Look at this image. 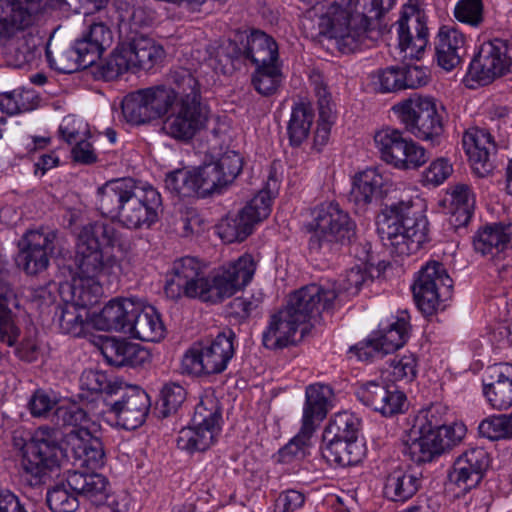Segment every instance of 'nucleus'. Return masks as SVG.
<instances>
[{
    "label": "nucleus",
    "instance_id": "1",
    "mask_svg": "<svg viewBox=\"0 0 512 512\" xmlns=\"http://www.w3.org/2000/svg\"><path fill=\"white\" fill-rule=\"evenodd\" d=\"M394 4L395 0L335 2L320 18V32L335 39L342 53H352L381 36L379 20Z\"/></svg>",
    "mask_w": 512,
    "mask_h": 512
},
{
    "label": "nucleus",
    "instance_id": "2",
    "mask_svg": "<svg viewBox=\"0 0 512 512\" xmlns=\"http://www.w3.org/2000/svg\"><path fill=\"white\" fill-rule=\"evenodd\" d=\"M97 209L102 216L131 230L149 229L159 219L160 193L132 178L107 181L97 190Z\"/></svg>",
    "mask_w": 512,
    "mask_h": 512
},
{
    "label": "nucleus",
    "instance_id": "3",
    "mask_svg": "<svg viewBox=\"0 0 512 512\" xmlns=\"http://www.w3.org/2000/svg\"><path fill=\"white\" fill-rule=\"evenodd\" d=\"M104 248L126 252L130 242L113 224L95 221L84 225L76 238L74 264L78 276L96 279L116 275L121 261Z\"/></svg>",
    "mask_w": 512,
    "mask_h": 512
},
{
    "label": "nucleus",
    "instance_id": "4",
    "mask_svg": "<svg viewBox=\"0 0 512 512\" xmlns=\"http://www.w3.org/2000/svg\"><path fill=\"white\" fill-rule=\"evenodd\" d=\"M419 196L401 199L378 217V234L392 255L403 257L418 252L427 241L428 221Z\"/></svg>",
    "mask_w": 512,
    "mask_h": 512
},
{
    "label": "nucleus",
    "instance_id": "5",
    "mask_svg": "<svg viewBox=\"0 0 512 512\" xmlns=\"http://www.w3.org/2000/svg\"><path fill=\"white\" fill-rule=\"evenodd\" d=\"M171 80L178 87L180 98L164 118L162 131L174 140L188 142L206 127L209 111L202 103L200 83L190 70L171 72Z\"/></svg>",
    "mask_w": 512,
    "mask_h": 512
},
{
    "label": "nucleus",
    "instance_id": "6",
    "mask_svg": "<svg viewBox=\"0 0 512 512\" xmlns=\"http://www.w3.org/2000/svg\"><path fill=\"white\" fill-rule=\"evenodd\" d=\"M62 437L59 429L41 426L22 446L20 466L31 486L44 484L60 468L66 457Z\"/></svg>",
    "mask_w": 512,
    "mask_h": 512
},
{
    "label": "nucleus",
    "instance_id": "7",
    "mask_svg": "<svg viewBox=\"0 0 512 512\" xmlns=\"http://www.w3.org/2000/svg\"><path fill=\"white\" fill-rule=\"evenodd\" d=\"M163 54V48L152 38L133 35L117 45L110 57L98 67L97 74L105 81H113L129 71L152 68Z\"/></svg>",
    "mask_w": 512,
    "mask_h": 512
},
{
    "label": "nucleus",
    "instance_id": "8",
    "mask_svg": "<svg viewBox=\"0 0 512 512\" xmlns=\"http://www.w3.org/2000/svg\"><path fill=\"white\" fill-rule=\"evenodd\" d=\"M234 340L235 333L227 330L211 340L194 343L182 357V374L199 377L224 372L235 354Z\"/></svg>",
    "mask_w": 512,
    "mask_h": 512
},
{
    "label": "nucleus",
    "instance_id": "9",
    "mask_svg": "<svg viewBox=\"0 0 512 512\" xmlns=\"http://www.w3.org/2000/svg\"><path fill=\"white\" fill-rule=\"evenodd\" d=\"M191 421V426L179 431L177 446L191 454L204 452L216 442L221 432L222 413L218 400L213 396L202 398Z\"/></svg>",
    "mask_w": 512,
    "mask_h": 512
},
{
    "label": "nucleus",
    "instance_id": "10",
    "mask_svg": "<svg viewBox=\"0 0 512 512\" xmlns=\"http://www.w3.org/2000/svg\"><path fill=\"white\" fill-rule=\"evenodd\" d=\"M312 216L308 224L312 232L309 240L311 251H319L332 243H351L356 236L355 222L337 203L321 204L313 210Z\"/></svg>",
    "mask_w": 512,
    "mask_h": 512
},
{
    "label": "nucleus",
    "instance_id": "11",
    "mask_svg": "<svg viewBox=\"0 0 512 512\" xmlns=\"http://www.w3.org/2000/svg\"><path fill=\"white\" fill-rule=\"evenodd\" d=\"M405 129L416 138L438 144L443 133L442 114L431 97H411L392 107Z\"/></svg>",
    "mask_w": 512,
    "mask_h": 512
},
{
    "label": "nucleus",
    "instance_id": "12",
    "mask_svg": "<svg viewBox=\"0 0 512 512\" xmlns=\"http://www.w3.org/2000/svg\"><path fill=\"white\" fill-rule=\"evenodd\" d=\"M271 185L274 189L277 186V180L273 177L269 178L268 189L259 191L237 214L221 220L217 226V232L224 242H242L252 234L256 224L270 215L274 198Z\"/></svg>",
    "mask_w": 512,
    "mask_h": 512
},
{
    "label": "nucleus",
    "instance_id": "13",
    "mask_svg": "<svg viewBox=\"0 0 512 512\" xmlns=\"http://www.w3.org/2000/svg\"><path fill=\"white\" fill-rule=\"evenodd\" d=\"M374 144L380 158L397 169H417L430 158L421 145L405 138L403 132L396 128L384 127L376 131Z\"/></svg>",
    "mask_w": 512,
    "mask_h": 512
},
{
    "label": "nucleus",
    "instance_id": "14",
    "mask_svg": "<svg viewBox=\"0 0 512 512\" xmlns=\"http://www.w3.org/2000/svg\"><path fill=\"white\" fill-rule=\"evenodd\" d=\"M453 281L444 265L429 261L418 272L412 291L417 307L425 315L434 314L451 296Z\"/></svg>",
    "mask_w": 512,
    "mask_h": 512
},
{
    "label": "nucleus",
    "instance_id": "15",
    "mask_svg": "<svg viewBox=\"0 0 512 512\" xmlns=\"http://www.w3.org/2000/svg\"><path fill=\"white\" fill-rule=\"evenodd\" d=\"M255 270L253 257L249 254L242 255L235 262L206 276V285H203L199 299L217 303L231 297L251 281Z\"/></svg>",
    "mask_w": 512,
    "mask_h": 512
},
{
    "label": "nucleus",
    "instance_id": "16",
    "mask_svg": "<svg viewBox=\"0 0 512 512\" xmlns=\"http://www.w3.org/2000/svg\"><path fill=\"white\" fill-rule=\"evenodd\" d=\"M331 396L332 389L327 385L312 384L306 388L301 428L284 447V454L303 452L317 426L326 417Z\"/></svg>",
    "mask_w": 512,
    "mask_h": 512
},
{
    "label": "nucleus",
    "instance_id": "17",
    "mask_svg": "<svg viewBox=\"0 0 512 512\" xmlns=\"http://www.w3.org/2000/svg\"><path fill=\"white\" fill-rule=\"evenodd\" d=\"M512 71V45L501 39L484 42L472 59L468 76L479 85H487Z\"/></svg>",
    "mask_w": 512,
    "mask_h": 512
},
{
    "label": "nucleus",
    "instance_id": "18",
    "mask_svg": "<svg viewBox=\"0 0 512 512\" xmlns=\"http://www.w3.org/2000/svg\"><path fill=\"white\" fill-rule=\"evenodd\" d=\"M56 238L57 232L48 227L41 226L28 230L20 242L18 265L30 275H36L47 269Z\"/></svg>",
    "mask_w": 512,
    "mask_h": 512
},
{
    "label": "nucleus",
    "instance_id": "19",
    "mask_svg": "<svg viewBox=\"0 0 512 512\" xmlns=\"http://www.w3.org/2000/svg\"><path fill=\"white\" fill-rule=\"evenodd\" d=\"M338 296L335 288L311 284L295 291L284 308L304 325L315 321L322 311L332 309Z\"/></svg>",
    "mask_w": 512,
    "mask_h": 512
},
{
    "label": "nucleus",
    "instance_id": "20",
    "mask_svg": "<svg viewBox=\"0 0 512 512\" xmlns=\"http://www.w3.org/2000/svg\"><path fill=\"white\" fill-rule=\"evenodd\" d=\"M171 271V278L164 288L168 298H200L203 285H206V274L204 266L196 258L183 257L175 260Z\"/></svg>",
    "mask_w": 512,
    "mask_h": 512
},
{
    "label": "nucleus",
    "instance_id": "21",
    "mask_svg": "<svg viewBox=\"0 0 512 512\" xmlns=\"http://www.w3.org/2000/svg\"><path fill=\"white\" fill-rule=\"evenodd\" d=\"M60 0H0V36L35 24L42 13Z\"/></svg>",
    "mask_w": 512,
    "mask_h": 512
},
{
    "label": "nucleus",
    "instance_id": "22",
    "mask_svg": "<svg viewBox=\"0 0 512 512\" xmlns=\"http://www.w3.org/2000/svg\"><path fill=\"white\" fill-rule=\"evenodd\" d=\"M398 49L402 59H419L428 43V28L413 6H406L397 22Z\"/></svg>",
    "mask_w": 512,
    "mask_h": 512
},
{
    "label": "nucleus",
    "instance_id": "23",
    "mask_svg": "<svg viewBox=\"0 0 512 512\" xmlns=\"http://www.w3.org/2000/svg\"><path fill=\"white\" fill-rule=\"evenodd\" d=\"M120 399L108 403L109 412L116 417L117 424L127 430L141 426L150 408L148 394L138 387H123L119 390Z\"/></svg>",
    "mask_w": 512,
    "mask_h": 512
},
{
    "label": "nucleus",
    "instance_id": "24",
    "mask_svg": "<svg viewBox=\"0 0 512 512\" xmlns=\"http://www.w3.org/2000/svg\"><path fill=\"white\" fill-rule=\"evenodd\" d=\"M490 463V455L484 448L470 447L456 458L449 478L461 490L470 491L481 483Z\"/></svg>",
    "mask_w": 512,
    "mask_h": 512
},
{
    "label": "nucleus",
    "instance_id": "25",
    "mask_svg": "<svg viewBox=\"0 0 512 512\" xmlns=\"http://www.w3.org/2000/svg\"><path fill=\"white\" fill-rule=\"evenodd\" d=\"M357 398L385 417L403 412L406 396L395 383L368 382L357 390Z\"/></svg>",
    "mask_w": 512,
    "mask_h": 512
},
{
    "label": "nucleus",
    "instance_id": "26",
    "mask_svg": "<svg viewBox=\"0 0 512 512\" xmlns=\"http://www.w3.org/2000/svg\"><path fill=\"white\" fill-rule=\"evenodd\" d=\"M310 84L317 98L319 110V121L314 135V145L320 150V147L325 145L329 139L331 125L336 118V110L331 93L322 74L316 71L312 72Z\"/></svg>",
    "mask_w": 512,
    "mask_h": 512
},
{
    "label": "nucleus",
    "instance_id": "27",
    "mask_svg": "<svg viewBox=\"0 0 512 512\" xmlns=\"http://www.w3.org/2000/svg\"><path fill=\"white\" fill-rule=\"evenodd\" d=\"M466 37L458 29L443 26L435 42L437 64L446 71L455 69L466 55Z\"/></svg>",
    "mask_w": 512,
    "mask_h": 512
},
{
    "label": "nucleus",
    "instance_id": "28",
    "mask_svg": "<svg viewBox=\"0 0 512 512\" xmlns=\"http://www.w3.org/2000/svg\"><path fill=\"white\" fill-rule=\"evenodd\" d=\"M1 35L2 54L9 66L14 68H27L36 63L41 55L39 39L31 34L20 37Z\"/></svg>",
    "mask_w": 512,
    "mask_h": 512
},
{
    "label": "nucleus",
    "instance_id": "29",
    "mask_svg": "<svg viewBox=\"0 0 512 512\" xmlns=\"http://www.w3.org/2000/svg\"><path fill=\"white\" fill-rule=\"evenodd\" d=\"M300 326L302 324L283 308L270 316L262 334V343L270 350L286 348L295 343Z\"/></svg>",
    "mask_w": 512,
    "mask_h": 512
},
{
    "label": "nucleus",
    "instance_id": "30",
    "mask_svg": "<svg viewBox=\"0 0 512 512\" xmlns=\"http://www.w3.org/2000/svg\"><path fill=\"white\" fill-rule=\"evenodd\" d=\"M72 450L75 464L89 469L101 468L105 463V453L101 440L88 429L75 430L67 443Z\"/></svg>",
    "mask_w": 512,
    "mask_h": 512
},
{
    "label": "nucleus",
    "instance_id": "31",
    "mask_svg": "<svg viewBox=\"0 0 512 512\" xmlns=\"http://www.w3.org/2000/svg\"><path fill=\"white\" fill-rule=\"evenodd\" d=\"M422 485V474L413 469L394 467L384 477L383 495L393 502L412 498Z\"/></svg>",
    "mask_w": 512,
    "mask_h": 512
},
{
    "label": "nucleus",
    "instance_id": "32",
    "mask_svg": "<svg viewBox=\"0 0 512 512\" xmlns=\"http://www.w3.org/2000/svg\"><path fill=\"white\" fill-rule=\"evenodd\" d=\"M462 142L474 172L480 177L488 175L493 169L491 151L495 150L490 133L484 129L468 131Z\"/></svg>",
    "mask_w": 512,
    "mask_h": 512
},
{
    "label": "nucleus",
    "instance_id": "33",
    "mask_svg": "<svg viewBox=\"0 0 512 512\" xmlns=\"http://www.w3.org/2000/svg\"><path fill=\"white\" fill-rule=\"evenodd\" d=\"M164 333L165 327L156 309L134 303L127 334L141 341L157 342L164 337Z\"/></svg>",
    "mask_w": 512,
    "mask_h": 512
},
{
    "label": "nucleus",
    "instance_id": "34",
    "mask_svg": "<svg viewBox=\"0 0 512 512\" xmlns=\"http://www.w3.org/2000/svg\"><path fill=\"white\" fill-rule=\"evenodd\" d=\"M66 481L71 491L75 492L77 496L89 500L92 504H99L115 495L109 493V482L102 474L79 470L68 471Z\"/></svg>",
    "mask_w": 512,
    "mask_h": 512
},
{
    "label": "nucleus",
    "instance_id": "35",
    "mask_svg": "<svg viewBox=\"0 0 512 512\" xmlns=\"http://www.w3.org/2000/svg\"><path fill=\"white\" fill-rule=\"evenodd\" d=\"M475 252L494 258L512 247V224L497 223L486 225L473 236Z\"/></svg>",
    "mask_w": 512,
    "mask_h": 512
},
{
    "label": "nucleus",
    "instance_id": "36",
    "mask_svg": "<svg viewBox=\"0 0 512 512\" xmlns=\"http://www.w3.org/2000/svg\"><path fill=\"white\" fill-rule=\"evenodd\" d=\"M134 303L131 299L110 300L95 317V326L100 330L127 333Z\"/></svg>",
    "mask_w": 512,
    "mask_h": 512
},
{
    "label": "nucleus",
    "instance_id": "37",
    "mask_svg": "<svg viewBox=\"0 0 512 512\" xmlns=\"http://www.w3.org/2000/svg\"><path fill=\"white\" fill-rule=\"evenodd\" d=\"M243 54L255 67L281 64L276 41L259 30L252 31L247 37Z\"/></svg>",
    "mask_w": 512,
    "mask_h": 512
},
{
    "label": "nucleus",
    "instance_id": "38",
    "mask_svg": "<svg viewBox=\"0 0 512 512\" xmlns=\"http://www.w3.org/2000/svg\"><path fill=\"white\" fill-rule=\"evenodd\" d=\"M384 178L377 168H367L356 175L350 191V201L358 207H365L381 193Z\"/></svg>",
    "mask_w": 512,
    "mask_h": 512
},
{
    "label": "nucleus",
    "instance_id": "39",
    "mask_svg": "<svg viewBox=\"0 0 512 512\" xmlns=\"http://www.w3.org/2000/svg\"><path fill=\"white\" fill-rule=\"evenodd\" d=\"M113 41L111 29L103 22H94L77 39L80 51L86 56V63H95Z\"/></svg>",
    "mask_w": 512,
    "mask_h": 512
},
{
    "label": "nucleus",
    "instance_id": "40",
    "mask_svg": "<svg viewBox=\"0 0 512 512\" xmlns=\"http://www.w3.org/2000/svg\"><path fill=\"white\" fill-rule=\"evenodd\" d=\"M7 271L0 265V340L8 346H13L19 336L12 313L8 306L15 302V295L7 282Z\"/></svg>",
    "mask_w": 512,
    "mask_h": 512
},
{
    "label": "nucleus",
    "instance_id": "41",
    "mask_svg": "<svg viewBox=\"0 0 512 512\" xmlns=\"http://www.w3.org/2000/svg\"><path fill=\"white\" fill-rule=\"evenodd\" d=\"M69 298L66 301L76 307L88 310L97 304L103 294L100 279L79 276L67 284Z\"/></svg>",
    "mask_w": 512,
    "mask_h": 512
},
{
    "label": "nucleus",
    "instance_id": "42",
    "mask_svg": "<svg viewBox=\"0 0 512 512\" xmlns=\"http://www.w3.org/2000/svg\"><path fill=\"white\" fill-rule=\"evenodd\" d=\"M326 443L323 449L324 457L339 466H353L358 464L363 456V446L358 440L334 439L333 441H324Z\"/></svg>",
    "mask_w": 512,
    "mask_h": 512
},
{
    "label": "nucleus",
    "instance_id": "43",
    "mask_svg": "<svg viewBox=\"0 0 512 512\" xmlns=\"http://www.w3.org/2000/svg\"><path fill=\"white\" fill-rule=\"evenodd\" d=\"M313 121L314 112L309 102L295 104L287 127L291 145L299 146L308 138Z\"/></svg>",
    "mask_w": 512,
    "mask_h": 512
},
{
    "label": "nucleus",
    "instance_id": "44",
    "mask_svg": "<svg viewBox=\"0 0 512 512\" xmlns=\"http://www.w3.org/2000/svg\"><path fill=\"white\" fill-rule=\"evenodd\" d=\"M89 316L88 310L66 301L65 304L57 307L54 318L62 333L79 337L88 325Z\"/></svg>",
    "mask_w": 512,
    "mask_h": 512
},
{
    "label": "nucleus",
    "instance_id": "45",
    "mask_svg": "<svg viewBox=\"0 0 512 512\" xmlns=\"http://www.w3.org/2000/svg\"><path fill=\"white\" fill-rule=\"evenodd\" d=\"M404 454L415 463H425L442 454L431 429H419V436H410L405 444Z\"/></svg>",
    "mask_w": 512,
    "mask_h": 512
},
{
    "label": "nucleus",
    "instance_id": "46",
    "mask_svg": "<svg viewBox=\"0 0 512 512\" xmlns=\"http://www.w3.org/2000/svg\"><path fill=\"white\" fill-rule=\"evenodd\" d=\"M451 222L456 226L466 225L473 214L474 195L466 184H457L450 188Z\"/></svg>",
    "mask_w": 512,
    "mask_h": 512
},
{
    "label": "nucleus",
    "instance_id": "47",
    "mask_svg": "<svg viewBox=\"0 0 512 512\" xmlns=\"http://www.w3.org/2000/svg\"><path fill=\"white\" fill-rule=\"evenodd\" d=\"M360 425V419L353 413L346 411L337 413L326 426L323 432V441L358 440Z\"/></svg>",
    "mask_w": 512,
    "mask_h": 512
},
{
    "label": "nucleus",
    "instance_id": "48",
    "mask_svg": "<svg viewBox=\"0 0 512 512\" xmlns=\"http://www.w3.org/2000/svg\"><path fill=\"white\" fill-rule=\"evenodd\" d=\"M154 20L155 12L152 9L142 5L133 6L131 11L121 15L119 24L120 35L123 37V40H128L133 35L149 38L140 29L149 27Z\"/></svg>",
    "mask_w": 512,
    "mask_h": 512
},
{
    "label": "nucleus",
    "instance_id": "49",
    "mask_svg": "<svg viewBox=\"0 0 512 512\" xmlns=\"http://www.w3.org/2000/svg\"><path fill=\"white\" fill-rule=\"evenodd\" d=\"M408 329L409 323L404 315L385 326L381 325L375 338L383 353H392L401 348L408 339Z\"/></svg>",
    "mask_w": 512,
    "mask_h": 512
},
{
    "label": "nucleus",
    "instance_id": "50",
    "mask_svg": "<svg viewBox=\"0 0 512 512\" xmlns=\"http://www.w3.org/2000/svg\"><path fill=\"white\" fill-rule=\"evenodd\" d=\"M122 113L127 122L143 124L153 119L146 89L131 92L122 100Z\"/></svg>",
    "mask_w": 512,
    "mask_h": 512
},
{
    "label": "nucleus",
    "instance_id": "51",
    "mask_svg": "<svg viewBox=\"0 0 512 512\" xmlns=\"http://www.w3.org/2000/svg\"><path fill=\"white\" fill-rule=\"evenodd\" d=\"M170 82V87L158 85L145 88L154 120L163 116L166 117L180 98L178 87L171 79Z\"/></svg>",
    "mask_w": 512,
    "mask_h": 512
},
{
    "label": "nucleus",
    "instance_id": "52",
    "mask_svg": "<svg viewBox=\"0 0 512 512\" xmlns=\"http://www.w3.org/2000/svg\"><path fill=\"white\" fill-rule=\"evenodd\" d=\"M46 57L52 68L65 74L74 73L79 69H85L94 64L86 63V56L80 51L77 40L72 47L56 55H53V53L47 49Z\"/></svg>",
    "mask_w": 512,
    "mask_h": 512
},
{
    "label": "nucleus",
    "instance_id": "53",
    "mask_svg": "<svg viewBox=\"0 0 512 512\" xmlns=\"http://www.w3.org/2000/svg\"><path fill=\"white\" fill-rule=\"evenodd\" d=\"M39 97L33 89L19 88L0 94V109L8 115H15L35 109Z\"/></svg>",
    "mask_w": 512,
    "mask_h": 512
},
{
    "label": "nucleus",
    "instance_id": "54",
    "mask_svg": "<svg viewBox=\"0 0 512 512\" xmlns=\"http://www.w3.org/2000/svg\"><path fill=\"white\" fill-rule=\"evenodd\" d=\"M430 429L442 453L460 444L467 432L463 423L454 422L451 425H446L432 419H430Z\"/></svg>",
    "mask_w": 512,
    "mask_h": 512
},
{
    "label": "nucleus",
    "instance_id": "55",
    "mask_svg": "<svg viewBox=\"0 0 512 512\" xmlns=\"http://www.w3.org/2000/svg\"><path fill=\"white\" fill-rule=\"evenodd\" d=\"M383 373L386 379L395 384L397 382L410 383L417 375V359L414 354L396 355L389 360V366Z\"/></svg>",
    "mask_w": 512,
    "mask_h": 512
},
{
    "label": "nucleus",
    "instance_id": "56",
    "mask_svg": "<svg viewBox=\"0 0 512 512\" xmlns=\"http://www.w3.org/2000/svg\"><path fill=\"white\" fill-rule=\"evenodd\" d=\"M283 80L281 64L256 67L252 84L256 91L264 96L274 94Z\"/></svg>",
    "mask_w": 512,
    "mask_h": 512
},
{
    "label": "nucleus",
    "instance_id": "57",
    "mask_svg": "<svg viewBox=\"0 0 512 512\" xmlns=\"http://www.w3.org/2000/svg\"><path fill=\"white\" fill-rule=\"evenodd\" d=\"M194 179L197 185V193L201 196L220 192L222 188L227 186L214 162L204 164L202 167L195 170Z\"/></svg>",
    "mask_w": 512,
    "mask_h": 512
},
{
    "label": "nucleus",
    "instance_id": "58",
    "mask_svg": "<svg viewBox=\"0 0 512 512\" xmlns=\"http://www.w3.org/2000/svg\"><path fill=\"white\" fill-rule=\"evenodd\" d=\"M47 504L53 512H75L79 506L77 494L67 486V481L48 490Z\"/></svg>",
    "mask_w": 512,
    "mask_h": 512
},
{
    "label": "nucleus",
    "instance_id": "59",
    "mask_svg": "<svg viewBox=\"0 0 512 512\" xmlns=\"http://www.w3.org/2000/svg\"><path fill=\"white\" fill-rule=\"evenodd\" d=\"M55 418L57 425L70 428L65 434L62 433L67 443L70 434L74 433L75 430L88 429V415L85 410L77 405L58 407L55 411Z\"/></svg>",
    "mask_w": 512,
    "mask_h": 512
},
{
    "label": "nucleus",
    "instance_id": "60",
    "mask_svg": "<svg viewBox=\"0 0 512 512\" xmlns=\"http://www.w3.org/2000/svg\"><path fill=\"white\" fill-rule=\"evenodd\" d=\"M479 433L490 440L512 438V413L484 419L479 424Z\"/></svg>",
    "mask_w": 512,
    "mask_h": 512
},
{
    "label": "nucleus",
    "instance_id": "61",
    "mask_svg": "<svg viewBox=\"0 0 512 512\" xmlns=\"http://www.w3.org/2000/svg\"><path fill=\"white\" fill-rule=\"evenodd\" d=\"M81 387L90 392H101L109 396L117 395L122 384L111 382L105 373L97 370H85L80 377Z\"/></svg>",
    "mask_w": 512,
    "mask_h": 512
},
{
    "label": "nucleus",
    "instance_id": "62",
    "mask_svg": "<svg viewBox=\"0 0 512 512\" xmlns=\"http://www.w3.org/2000/svg\"><path fill=\"white\" fill-rule=\"evenodd\" d=\"M194 171L179 169L169 173L165 179L166 188L181 196H190L197 193Z\"/></svg>",
    "mask_w": 512,
    "mask_h": 512
},
{
    "label": "nucleus",
    "instance_id": "63",
    "mask_svg": "<svg viewBox=\"0 0 512 512\" xmlns=\"http://www.w3.org/2000/svg\"><path fill=\"white\" fill-rule=\"evenodd\" d=\"M263 302L262 293L251 294L234 298L228 306L229 315L240 320L251 317L260 308Z\"/></svg>",
    "mask_w": 512,
    "mask_h": 512
},
{
    "label": "nucleus",
    "instance_id": "64",
    "mask_svg": "<svg viewBox=\"0 0 512 512\" xmlns=\"http://www.w3.org/2000/svg\"><path fill=\"white\" fill-rule=\"evenodd\" d=\"M483 392L495 409L504 410L512 406V384H484Z\"/></svg>",
    "mask_w": 512,
    "mask_h": 512
}]
</instances>
